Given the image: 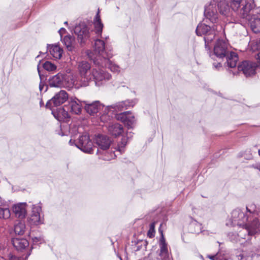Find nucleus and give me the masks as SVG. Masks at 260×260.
I'll list each match as a JSON object with an SVG mask.
<instances>
[{"instance_id":"1","label":"nucleus","mask_w":260,"mask_h":260,"mask_svg":"<svg viewBox=\"0 0 260 260\" xmlns=\"http://www.w3.org/2000/svg\"><path fill=\"white\" fill-rule=\"evenodd\" d=\"M253 221L256 226L260 224V208L253 203H250L247 205L246 210L240 208L234 209L231 213V219L226 224L249 228V223Z\"/></svg>"},{"instance_id":"2","label":"nucleus","mask_w":260,"mask_h":260,"mask_svg":"<svg viewBox=\"0 0 260 260\" xmlns=\"http://www.w3.org/2000/svg\"><path fill=\"white\" fill-rule=\"evenodd\" d=\"M210 56L214 60L216 57L222 60L225 58L224 66L229 68H235L239 59L237 53L230 51L228 41L223 39L217 40L214 46L213 53L210 54Z\"/></svg>"},{"instance_id":"3","label":"nucleus","mask_w":260,"mask_h":260,"mask_svg":"<svg viewBox=\"0 0 260 260\" xmlns=\"http://www.w3.org/2000/svg\"><path fill=\"white\" fill-rule=\"evenodd\" d=\"M221 25L213 24L209 26L205 23H199L196 28V32L198 36H204L205 46L206 49L210 50L209 43L215 38L217 33L222 30Z\"/></svg>"},{"instance_id":"4","label":"nucleus","mask_w":260,"mask_h":260,"mask_svg":"<svg viewBox=\"0 0 260 260\" xmlns=\"http://www.w3.org/2000/svg\"><path fill=\"white\" fill-rule=\"evenodd\" d=\"M49 85L52 87L66 88L69 89L73 87L79 88L77 81L75 80L73 75L66 73H59L51 77L49 79Z\"/></svg>"},{"instance_id":"5","label":"nucleus","mask_w":260,"mask_h":260,"mask_svg":"<svg viewBox=\"0 0 260 260\" xmlns=\"http://www.w3.org/2000/svg\"><path fill=\"white\" fill-rule=\"evenodd\" d=\"M231 8L242 18H247L256 5L254 0H230Z\"/></svg>"},{"instance_id":"6","label":"nucleus","mask_w":260,"mask_h":260,"mask_svg":"<svg viewBox=\"0 0 260 260\" xmlns=\"http://www.w3.org/2000/svg\"><path fill=\"white\" fill-rule=\"evenodd\" d=\"M77 71L79 74V78L77 81L78 85L80 87H86L91 82V75L92 69L90 64L87 61H79L77 64Z\"/></svg>"},{"instance_id":"7","label":"nucleus","mask_w":260,"mask_h":260,"mask_svg":"<svg viewBox=\"0 0 260 260\" xmlns=\"http://www.w3.org/2000/svg\"><path fill=\"white\" fill-rule=\"evenodd\" d=\"M102 68L97 66L92 69L91 82L93 81L95 85L99 87L105 84L112 77L111 74Z\"/></svg>"},{"instance_id":"8","label":"nucleus","mask_w":260,"mask_h":260,"mask_svg":"<svg viewBox=\"0 0 260 260\" xmlns=\"http://www.w3.org/2000/svg\"><path fill=\"white\" fill-rule=\"evenodd\" d=\"M94 43V51L97 54L95 57H92L89 53H88L89 58L93 61V59H99L101 60L103 58L105 57H112L113 56L112 53L110 50H108L107 48L105 47V42L99 39H95Z\"/></svg>"},{"instance_id":"9","label":"nucleus","mask_w":260,"mask_h":260,"mask_svg":"<svg viewBox=\"0 0 260 260\" xmlns=\"http://www.w3.org/2000/svg\"><path fill=\"white\" fill-rule=\"evenodd\" d=\"M74 30L78 42L81 44H84L90 38L89 28L84 22H81L77 24Z\"/></svg>"},{"instance_id":"10","label":"nucleus","mask_w":260,"mask_h":260,"mask_svg":"<svg viewBox=\"0 0 260 260\" xmlns=\"http://www.w3.org/2000/svg\"><path fill=\"white\" fill-rule=\"evenodd\" d=\"M68 98V93L65 90H61L47 102L46 107L52 110L54 107L59 106L65 103Z\"/></svg>"},{"instance_id":"11","label":"nucleus","mask_w":260,"mask_h":260,"mask_svg":"<svg viewBox=\"0 0 260 260\" xmlns=\"http://www.w3.org/2000/svg\"><path fill=\"white\" fill-rule=\"evenodd\" d=\"M258 67V65L255 62L244 60L238 66V72L237 73L242 72L245 77H250L255 74Z\"/></svg>"},{"instance_id":"12","label":"nucleus","mask_w":260,"mask_h":260,"mask_svg":"<svg viewBox=\"0 0 260 260\" xmlns=\"http://www.w3.org/2000/svg\"><path fill=\"white\" fill-rule=\"evenodd\" d=\"M75 145L77 147L84 152L89 154L93 153V143L88 136H81Z\"/></svg>"},{"instance_id":"13","label":"nucleus","mask_w":260,"mask_h":260,"mask_svg":"<svg viewBox=\"0 0 260 260\" xmlns=\"http://www.w3.org/2000/svg\"><path fill=\"white\" fill-rule=\"evenodd\" d=\"M82 104H83V101H81L75 97L71 98L68 105L64 106L63 110L66 112V110H67L68 112L73 114H80L82 111Z\"/></svg>"},{"instance_id":"14","label":"nucleus","mask_w":260,"mask_h":260,"mask_svg":"<svg viewBox=\"0 0 260 260\" xmlns=\"http://www.w3.org/2000/svg\"><path fill=\"white\" fill-rule=\"evenodd\" d=\"M137 100H127L125 101L117 102L114 104L108 106L105 110V113L107 111H109L113 109V111H122L126 110L131 107H133L137 103Z\"/></svg>"},{"instance_id":"15","label":"nucleus","mask_w":260,"mask_h":260,"mask_svg":"<svg viewBox=\"0 0 260 260\" xmlns=\"http://www.w3.org/2000/svg\"><path fill=\"white\" fill-rule=\"evenodd\" d=\"M204 16L207 19H208L212 23H217L218 20V13L217 9L213 0H212L210 4L205 6L204 10Z\"/></svg>"},{"instance_id":"16","label":"nucleus","mask_w":260,"mask_h":260,"mask_svg":"<svg viewBox=\"0 0 260 260\" xmlns=\"http://www.w3.org/2000/svg\"><path fill=\"white\" fill-rule=\"evenodd\" d=\"M42 208L40 205H33L31 214L28 218V223L31 225H38L43 223V220L41 218L40 213Z\"/></svg>"},{"instance_id":"17","label":"nucleus","mask_w":260,"mask_h":260,"mask_svg":"<svg viewBox=\"0 0 260 260\" xmlns=\"http://www.w3.org/2000/svg\"><path fill=\"white\" fill-rule=\"evenodd\" d=\"M116 119L122 122L128 129L133 128L136 122L134 115L129 111L117 114Z\"/></svg>"},{"instance_id":"18","label":"nucleus","mask_w":260,"mask_h":260,"mask_svg":"<svg viewBox=\"0 0 260 260\" xmlns=\"http://www.w3.org/2000/svg\"><path fill=\"white\" fill-rule=\"evenodd\" d=\"M95 142L99 148L97 153H100V150H106L108 149L112 143L111 139L106 135H98L95 138Z\"/></svg>"},{"instance_id":"19","label":"nucleus","mask_w":260,"mask_h":260,"mask_svg":"<svg viewBox=\"0 0 260 260\" xmlns=\"http://www.w3.org/2000/svg\"><path fill=\"white\" fill-rule=\"evenodd\" d=\"M110 58L111 57L103 58V59L100 61L99 60V59H93V63L96 66L101 67L102 68H107L113 72H119V66L111 61L110 60Z\"/></svg>"},{"instance_id":"20","label":"nucleus","mask_w":260,"mask_h":260,"mask_svg":"<svg viewBox=\"0 0 260 260\" xmlns=\"http://www.w3.org/2000/svg\"><path fill=\"white\" fill-rule=\"evenodd\" d=\"M250 13L249 16L246 19H247L250 28L252 31L254 33H258L260 32V10L256 12V14L251 15V12Z\"/></svg>"},{"instance_id":"21","label":"nucleus","mask_w":260,"mask_h":260,"mask_svg":"<svg viewBox=\"0 0 260 260\" xmlns=\"http://www.w3.org/2000/svg\"><path fill=\"white\" fill-rule=\"evenodd\" d=\"M84 109L90 115L95 116L103 108V106L99 101H95L91 103L83 101Z\"/></svg>"},{"instance_id":"22","label":"nucleus","mask_w":260,"mask_h":260,"mask_svg":"<svg viewBox=\"0 0 260 260\" xmlns=\"http://www.w3.org/2000/svg\"><path fill=\"white\" fill-rule=\"evenodd\" d=\"M26 203H19L13 206L12 210L15 216L19 218L23 219L25 217L27 214Z\"/></svg>"},{"instance_id":"23","label":"nucleus","mask_w":260,"mask_h":260,"mask_svg":"<svg viewBox=\"0 0 260 260\" xmlns=\"http://www.w3.org/2000/svg\"><path fill=\"white\" fill-rule=\"evenodd\" d=\"M12 243L17 251H22L27 248L29 243L27 239L18 237L17 236L12 238Z\"/></svg>"},{"instance_id":"24","label":"nucleus","mask_w":260,"mask_h":260,"mask_svg":"<svg viewBox=\"0 0 260 260\" xmlns=\"http://www.w3.org/2000/svg\"><path fill=\"white\" fill-rule=\"evenodd\" d=\"M213 2L221 15L226 16L228 14L230 7L226 0H213Z\"/></svg>"},{"instance_id":"25","label":"nucleus","mask_w":260,"mask_h":260,"mask_svg":"<svg viewBox=\"0 0 260 260\" xmlns=\"http://www.w3.org/2000/svg\"><path fill=\"white\" fill-rule=\"evenodd\" d=\"M93 25L94 28L93 31L95 34L98 37H101L104 25L102 23L99 12H98L94 18Z\"/></svg>"},{"instance_id":"26","label":"nucleus","mask_w":260,"mask_h":260,"mask_svg":"<svg viewBox=\"0 0 260 260\" xmlns=\"http://www.w3.org/2000/svg\"><path fill=\"white\" fill-rule=\"evenodd\" d=\"M47 50H48L52 56L56 59H60L62 56L63 50L58 45H48Z\"/></svg>"},{"instance_id":"27","label":"nucleus","mask_w":260,"mask_h":260,"mask_svg":"<svg viewBox=\"0 0 260 260\" xmlns=\"http://www.w3.org/2000/svg\"><path fill=\"white\" fill-rule=\"evenodd\" d=\"M108 131L112 135L117 137L122 134L123 132V128L121 124L115 123L109 125Z\"/></svg>"},{"instance_id":"28","label":"nucleus","mask_w":260,"mask_h":260,"mask_svg":"<svg viewBox=\"0 0 260 260\" xmlns=\"http://www.w3.org/2000/svg\"><path fill=\"white\" fill-rule=\"evenodd\" d=\"M202 224L198 222L196 220H192L189 225L188 230L189 232L191 233L199 234L201 232H204V231H202Z\"/></svg>"},{"instance_id":"29","label":"nucleus","mask_w":260,"mask_h":260,"mask_svg":"<svg viewBox=\"0 0 260 260\" xmlns=\"http://www.w3.org/2000/svg\"><path fill=\"white\" fill-rule=\"evenodd\" d=\"M127 136H124L122 138L121 142L118 144L117 151L122 154L124 152L125 147L126 146L128 139L132 137L131 132L127 133Z\"/></svg>"},{"instance_id":"30","label":"nucleus","mask_w":260,"mask_h":260,"mask_svg":"<svg viewBox=\"0 0 260 260\" xmlns=\"http://www.w3.org/2000/svg\"><path fill=\"white\" fill-rule=\"evenodd\" d=\"M62 42L66 46L68 50L70 51H73L75 50L74 46V40L70 36H66L63 39Z\"/></svg>"},{"instance_id":"31","label":"nucleus","mask_w":260,"mask_h":260,"mask_svg":"<svg viewBox=\"0 0 260 260\" xmlns=\"http://www.w3.org/2000/svg\"><path fill=\"white\" fill-rule=\"evenodd\" d=\"M5 202L0 200V218L8 219L10 216V211L9 208L5 207Z\"/></svg>"},{"instance_id":"32","label":"nucleus","mask_w":260,"mask_h":260,"mask_svg":"<svg viewBox=\"0 0 260 260\" xmlns=\"http://www.w3.org/2000/svg\"><path fill=\"white\" fill-rule=\"evenodd\" d=\"M25 230V224L23 222L19 221L14 225V232L16 235H22Z\"/></svg>"},{"instance_id":"33","label":"nucleus","mask_w":260,"mask_h":260,"mask_svg":"<svg viewBox=\"0 0 260 260\" xmlns=\"http://www.w3.org/2000/svg\"><path fill=\"white\" fill-rule=\"evenodd\" d=\"M252 253H248L247 252L245 251H239L236 253V257L238 260H252Z\"/></svg>"},{"instance_id":"34","label":"nucleus","mask_w":260,"mask_h":260,"mask_svg":"<svg viewBox=\"0 0 260 260\" xmlns=\"http://www.w3.org/2000/svg\"><path fill=\"white\" fill-rule=\"evenodd\" d=\"M159 231L161 233V237L159 240V245L160 247V251H168V244L166 242L165 237L164 236L162 231L159 229Z\"/></svg>"},{"instance_id":"35","label":"nucleus","mask_w":260,"mask_h":260,"mask_svg":"<svg viewBox=\"0 0 260 260\" xmlns=\"http://www.w3.org/2000/svg\"><path fill=\"white\" fill-rule=\"evenodd\" d=\"M43 68L48 71H53L56 69V66L49 61H46L43 64Z\"/></svg>"},{"instance_id":"36","label":"nucleus","mask_w":260,"mask_h":260,"mask_svg":"<svg viewBox=\"0 0 260 260\" xmlns=\"http://www.w3.org/2000/svg\"><path fill=\"white\" fill-rule=\"evenodd\" d=\"M155 223V222H153L150 224V228L147 232V236L150 238L154 237Z\"/></svg>"},{"instance_id":"37","label":"nucleus","mask_w":260,"mask_h":260,"mask_svg":"<svg viewBox=\"0 0 260 260\" xmlns=\"http://www.w3.org/2000/svg\"><path fill=\"white\" fill-rule=\"evenodd\" d=\"M221 61L222 60H219V61L217 62H214L213 63V68L217 71L220 70V69L222 68Z\"/></svg>"},{"instance_id":"38","label":"nucleus","mask_w":260,"mask_h":260,"mask_svg":"<svg viewBox=\"0 0 260 260\" xmlns=\"http://www.w3.org/2000/svg\"><path fill=\"white\" fill-rule=\"evenodd\" d=\"M100 119L103 122H107L110 119V116L105 113L100 116Z\"/></svg>"},{"instance_id":"39","label":"nucleus","mask_w":260,"mask_h":260,"mask_svg":"<svg viewBox=\"0 0 260 260\" xmlns=\"http://www.w3.org/2000/svg\"><path fill=\"white\" fill-rule=\"evenodd\" d=\"M39 65H40V63L38 65L37 70H38V74H39L40 78L41 79V82H40V85H39V89H40V91H42L43 90V89L44 85V84H43V83L41 81V80H42V75H41V74L40 73Z\"/></svg>"},{"instance_id":"40","label":"nucleus","mask_w":260,"mask_h":260,"mask_svg":"<svg viewBox=\"0 0 260 260\" xmlns=\"http://www.w3.org/2000/svg\"><path fill=\"white\" fill-rule=\"evenodd\" d=\"M162 260H166L169 257L168 251H160L159 254Z\"/></svg>"},{"instance_id":"41","label":"nucleus","mask_w":260,"mask_h":260,"mask_svg":"<svg viewBox=\"0 0 260 260\" xmlns=\"http://www.w3.org/2000/svg\"><path fill=\"white\" fill-rule=\"evenodd\" d=\"M257 49H260V40L257 44ZM255 58L257 60V62L260 65V52H259L257 54L256 56H255Z\"/></svg>"},{"instance_id":"42","label":"nucleus","mask_w":260,"mask_h":260,"mask_svg":"<svg viewBox=\"0 0 260 260\" xmlns=\"http://www.w3.org/2000/svg\"><path fill=\"white\" fill-rule=\"evenodd\" d=\"M251 168L258 170L260 172V162H256L250 166Z\"/></svg>"},{"instance_id":"43","label":"nucleus","mask_w":260,"mask_h":260,"mask_svg":"<svg viewBox=\"0 0 260 260\" xmlns=\"http://www.w3.org/2000/svg\"><path fill=\"white\" fill-rule=\"evenodd\" d=\"M110 157L109 158H104V159L105 160H110L111 159L114 158L116 157V154H115L114 151H111L110 153Z\"/></svg>"},{"instance_id":"44","label":"nucleus","mask_w":260,"mask_h":260,"mask_svg":"<svg viewBox=\"0 0 260 260\" xmlns=\"http://www.w3.org/2000/svg\"><path fill=\"white\" fill-rule=\"evenodd\" d=\"M219 256V253H217L216 255H208V257L212 260H219L218 259Z\"/></svg>"},{"instance_id":"45","label":"nucleus","mask_w":260,"mask_h":260,"mask_svg":"<svg viewBox=\"0 0 260 260\" xmlns=\"http://www.w3.org/2000/svg\"><path fill=\"white\" fill-rule=\"evenodd\" d=\"M66 31V30L65 28H61L59 31H58V32L59 34V35H60V37H62V36L63 34H64Z\"/></svg>"},{"instance_id":"46","label":"nucleus","mask_w":260,"mask_h":260,"mask_svg":"<svg viewBox=\"0 0 260 260\" xmlns=\"http://www.w3.org/2000/svg\"><path fill=\"white\" fill-rule=\"evenodd\" d=\"M219 260H229V258L226 256H221L219 254L218 258Z\"/></svg>"},{"instance_id":"47","label":"nucleus","mask_w":260,"mask_h":260,"mask_svg":"<svg viewBox=\"0 0 260 260\" xmlns=\"http://www.w3.org/2000/svg\"><path fill=\"white\" fill-rule=\"evenodd\" d=\"M10 260H19V258L15 256L11 255L10 256Z\"/></svg>"},{"instance_id":"48","label":"nucleus","mask_w":260,"mask_h":260,"mask_svg":"<svg viewBox=\"0 0 260 260\" xmlns=\"http://www.w3.org/2000/svg\"><path fill=\"white\" fill-rule=\"evenodd\" d=\"M230 72H231L234 75H235L236 74V73L235 72H234L232 71H229Z\"/></svg>"},{"instance_id":"49","label":"nucleus","mask_w":260,"mask_h":260,"mask_svg":"<svg viewBox=\"0 0 260 260\" xmlns=\"http://www.w3.org/2000/svg\"><path fill=\"white\" fill-rule=\"evenodd\" d=\"M74 142L72 141V140H70V142H69V143L71 144V145H73V144L74 143Z\"/></svg>"},{"instance_id":"50","label":"nucleus","mask_w":260,"mask_h":260,"mask_svg":"<svg viewBox=\"0 0 260 260\" xmlns=\"http://www.w3.org/2000/svg\"><path fill=\"white\" fill-rule=\"evenodd\" d=\"M258 153L259 155L260 156V149L258 150Z\"/></svg>"},{"instance_id":"51","label":"nucleus","mask_w":260,"mask_h":260,"mask_svg":"<svg viewBox=\"0 0 260 260\" xmlns=\"http://www.w3.org/2000/svg\"><path fill=\"white\" fill-rule=\"evenodd\" d=\"M65 114L67 115V117H68V112H67Z\"/></svg>"},{"instance_id":"52","label":"nucleus","mask_w":260,"mask_h":260,"mask_svg":"<svg viewBox=\"0 0 260 260\" xmlns=\"http://www.w3.org/2000/svg\"><path fill=\"white\" fill-rule=\"evenodd\" d=\"M64 24H68V22H67V21H66V22H64Z\"/></svg>"}]
</instances>
